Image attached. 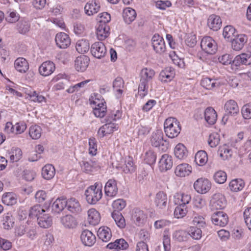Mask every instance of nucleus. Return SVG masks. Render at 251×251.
<instances>
[{"instance_id": "58", "label": "nucleus", "mask_w": 251, "mask_h": 251, "mask_svg": "<svg viewBox=\"0 0 251 251\" xmlns=\"http://www.w3.org/2000/svg\"><path fill=\"white\" fill-rule=\"evenodd\" d=\"M216 46V42L209 36L203 37L201 42V47H212Z\"/></svg>"}, {"instance_id": "16", "label": "nucleus", "mask_w": 251, "mask_h": 251, "mask_svg": "<svg viewBox=\"0 0 251 251\" xmlns=\"http://www.w3.org/2000/svg\"><path fill=\"white\" fill-rule=\"evenodd\" d=\"M173 166V160L171 155L164 154L159 161V168L161 172H165L170 170Z\"/></svg>"}, {"instance_id": "11", "label": "nucleus", "mask_w": 251, "mask_h": 251, "mask_svg": "<svg viewBox=\"0 0 251 251\" xmlns=\"http://www.w3.org/2000/svg\"><path fill=\"white\" fill-rule=\"evenodd\" d=\"M55 69L54 64L50 61H46L42 63L39 67V74L44 76L50 75Z\"/></svg>"}, {"instance_id": "15", "label": "nucleus", "mask_w": 251, "mask_h": 251, "mask_svg": "<svg viewBox=\"0 0 251 251\" xmlns=\"http://www.w3.org/2000/svg\"><path fill=\"white\" fill-rule=\"evenodd\" d=\"M100 8V2L97 0H91L87 2L84 7L85 13L91 16L98 13Z\"/></svg>"}, {"instance_id": "50", "label": "nucleus", "mask_w": 251, "mask_h": 251, "mask_svg": "<svg viewBox=\"0 0 251 251\" xmlns=\"http://www.w3.org/2000/svg\"><path fill=\"white\" fill-rule=\"evenodd\" d=\"M226 174L223 171L219 170L215 172L213 175L214 181L219 184H223L226 180Z\"/></svg>"}, {"instance_id": "41", "label": "nucleus", "mask_w": 251, "mask_h": 251, "mask_svg": "<svg viewBox=\"0 0 251 251\" xmlns=\"http://www.w3.org/2000/svg\"><path fill=\"white\" fill-rule=\"evenodd\" d=\"M207 154L205 151H200L196 153L195 161L199 166L204 165L207 162Z\"/></svg>"}, {"instance_id": "4", "label": "nucleus", "mask_w": 251, "mask_h": 251, "mask_svg": "<svg viewBox=\"0 0 251 251\" xmlns=\"http://www.w3.org/2000/svg\"><path fill=\"white\" fill-rule=\"evenodd\" d=\"M163 136L162 131L157 130L152 133L150 141L152 146L161 147L162 151H165L168 149V143L164 140Z\"/></svg>"}, {"instance_id": "39", "label": "nucleus", "mask_w": 251, "mask_h": 251, "mask_svg": "<svg viewBox=\"0 0 251 251\" xmlns=\"http://www.w3.org/2000/svg\"><path fill=\"white\" fill-rule=\"evenodd\" d=\"M30 28V24L27 21L22 20L17 24V29L20 34H26L29 31Z\"/></svg>"}, {"instance_id": "37", "label": "nucleus", "mask_w": 251, "mask_h": 251, "mask_svg": "<svg viewBox=\"0 0 251 251\" xmlns=\"http://www.w3.org/2000/svg\"><path fill=\"white\" fill-rule=\"evenodd\" d=\"M219 152L220 157L223 160L228 159L232 155V151L231 148L226 145L220 146L219 149Z\"/></svg>"}, {"instance_id": "10", "label": "nucleus", "mask_w": 251, "mask_h": 251, "mask_svg": "<svg viewBox=\"0 0 251 251\" xmlns=\"http://www.w3.org/2000/svg\"><path fill=\"white\" fill-rule=\"evenodd\" d=\"M90 59L86 55H80L76 57L75 61V67L78 72H83L87 68Z\"/></svg>"}, {"instance_id": "45", "label": "nucleus", "mask_w": 251, "mask_h": 251, "mask_svg": "<svg viewBox=\"0 0 251 251\" xmlns=\"http://www.w3.org/2000/svg\"><path fill=\"white\" fill-rule=\"evenodd\" d=\"M236 29L231 25L225 26L223 30V36L225 38H227L231 42L236 35Z\"/></svg>"}, {"instance_id": "51", "label": "nucleus", "mask_w": 251, "mask_h": 251, "mask_svg": "<svg viewBox=\"0 0 251 251\" xmlns=\"http://www.w3.org/2000/svg\"><path fill=\"white\" fill-rule=\"evenodd\" d=\"M188 237L187 232L184 230L175 231L173 234V238L178 242L186 241Z\"/></svg>"}, {"instance_id": "18", "label": "nucleus", "mask_w": 251, "mask_h": 251, "mask_svg": "<svg viewBox=\"0 0 251 251\" xmlns=\"http://www.w3.org/2000/svg\"><path fill=\"white\" fill-rule=\"evenodd\" d=\"M125 82L123 78L121 77H117L113 82V88L117 99L122 97Z\"/></svg>"}, {"instance_id": "63", "label": "nucleus", "mask_w": 251, "mask_h": 251, "mask_svg": "<svg viewBox=\"0 0 251 251\" xmlns=\"http://www.w3.org/2000/svg\"><path fill=\"white\" fill-rule=\"evenodd\" d=\"M126 205V201L123 199H118L114 201L112 206L115 209L114 211H118L123 209Z\"/></svg>"}, {"instance_id": "30", "label": "nucleus", "mask_w": 251, "mask_h": 251, "mask_svg": "<svg viewBox=\"0 0 251 251\" xmlns=\"http://www.w3.org/2000/svg\"><path fill=\"white\" fill-rule=\"evenodd\" d=\"M245 186V182L242 179H234L230 181L229 188L230 190L234 192L241 191Z\"/></svg>"}, {"instance_id": "21", "label": "nucleus", "mask_w": 251, "mask_h": 251, "mask_svg": "<svg viewBox=\"0 0 251 251\" xmlns=\"http://www.w3.org/2000/svg\"><path fill=\"white\" fill-rule=\"evenodd\" d=\"M192 172V167L187 163H182L177 165L175 173L176 176L179 177H185L189 176Z\"/></svg>"}, {"instance_id": "7", "label": "nucleus", "mask_w": 251, "mask_h": 251, "mask_svg": "<svg viewBox=\"0 0 251 251\" xmlns=\"http://www.w3.org/2000/svg\"><path fill=\"white\" fill-rule=\"evenodd\" d=\"M251 64V56L247 53H242L237 55L232 61L231 68L236 70L241 65H250Z\"/></svg>"}, {"instance_id": "19", "label": "nucleus", "mask_w": 251, "mask_h": 251, "mask_svg": "<svg viewBox=\"0 0 251 251\" xmlns=\"http://www.w3.org/2000/svg\"><path fill=\"white\" fill-rule=\"evenodd\" d=\"M175 75V70L172 67H167L160 73L158 79L162 82H168L174 78Z\"/></svg>"}, {"instance_id": "8", "label": "nucleus", "mask_w": 251, "mask_h": 251, "mask_svg": "<svg viewBox=\"0 0 251 251\" xmlns=\"http://www.w3.org/2000/svg\"><path fill=\"white\" fill-rule=\"evenodd\" d=\"M211 185L210 182L207 178L201 177L194 182V187L199 193L205 194L210 189Z\"/></svg>"}, {"instance_id": "13", "label": "nucleus", "mask_w": 251, "mask_h": 251, "mask_svg": "<svg viewBox=\"0 0 251 251\" xmlns=\"http://www.w3.org/2000/svg\"><path fill=\"white\" fill-rule=\"evenodd\" d=\"M154 203L155 205L159 209H165L168 204V198L167 194L163 191H159L156 193Z\"/></svg>"}, {"instance_id": "52", "label": "nucleus", "mask_w": 251, "mask_h": 251, "mask_svg": "<svg viewBox=\"0 0 251 251\" xmlns=\"http://www.w3.org/2000/svg\"><path fill=\"white\" fill-rule=\"evenodd\" d=\"M29 99L34 102L41 103L46 101L45 98L34 91H30L27 94Z\"/></svg>"}, {"instance_id": "25", "label": "nucleus", "mask_w": 251, "mask_h": 251, "mask_svg": "<svg viewBox=\"0 0 251 251\" xmlns=\"http://www.w3.org/2000/svg\"><path fill=\"white\" fill-rule=\"evenodd\" d=\"M16 70L22 73H25L29 69V65L26 59L23 57L17 58L14 61Z\"/></svg>"}, {"instance_id": "6", "label": "nucleus", "mask_w": 251, "mask_h": 251, "mask_svg": "<svg viewBox=\"0 0 251 251\" xmlns=\"http://www.w3.org/2000/svg\"><path fill=\"white\" fill-rule=\"evenodd\" d=\"M226 201L225 197L220 193L215 194L211 201L210 207L212 210H221L226 207Z\"/></svg>"}, {"instance_id": "5", "label": "nucleus", "mask_w": 251, "mask_h": 251, "mask_svg": "<svg viewBox=\"0 0 251 251\" xmlns=\"http://www.w3.org/2000/svg\"><path fill=\"white\" fill-rule=\"evenodd\" d=\"M226 114L223 116L222 122L226 124L228 120V115L235 116L239 112V108L236 102L232 100L227 101L225 104Z\"/></svg>"}, {"instance_id": "1", "label": "nucleus", "mask_w": 251, "mask_h": 251, "mask_svg": "<svg viewBox=\"0 0 251 251\" xmlns=\"http://www.w3.org/2000/svg\"><path fill=\"white\" fill-rule=\"evenodd\" d=\"M155 75L154 71L150 68H145L142 69L140 74V83L138 87L139 95L143 98L146 96L152 79Z\"/></svg>"}, {"instance_id": "56", "label": "nucleus", "mask_w": 251, "mask_h": 251, "mask_svg": "<svg viewBox=\"0 0 251 251\" xmlns=\"http://www.w3.org/2000/svg\"><path fill=\"white\" fill-rule=\"evenodd\" d=\"M220 135L216 132L210 134L208 140L209 145L212 147H216L220 143Z\"/></svg>"}, {"instance_id": "54", "label": "nucleus", "mask_w": 251, "mask_h": 251, "mask_svg": "<svg viewBox=\"0 0 251 251\" xmlns=\"http://www.w3.org/2000/svg\"><path fill=\"white\" fill-rule=\"evenodd\" d=\"M188 235H189L193 239L195 240H199L201 237V230L197 227L191 226L190 227Z\"/></svg>"}, {"instance_id": "59", "label": "nucleus", "mask_w": 251, "mask_h": 251, "mask_svg": "<svg viewBox=\"0 0 251 251\" xmlns=\"http://www.w3.org/2000/svg\"><path fill=\"white\" fill-rule=\"evenodd\" d=\"M96 139L94 137L89 139V153L92 155H95L97 153V144Z\"/></svg>"}, {"instance_id": "61", "label": "nucleus", "mask_w": 251, "mask_h": 251, "mask_svg": "<svg viewBox=\"0 0 251 251\" xmlns=\"http://www.w3.org/2000/svg\"><path fill=\"white\" fill-rule=\"evenodd\" d=\"M169 56L171 58L173 63L178 66L179 67L183 68L184 66V64L183 61L176 54V51L170 52Z\"/></svg>"}, {"instance_id": "44", "label": "nucleus", "mask_w": 251, "mask_h": 251, "mask_svg": "<svg viewBox=\"0 0 251 251\" xmlns=\"http://www.w3.org/2000/svg\"><path fill=\"white\" fill-rule=\"evenodd\" d=\"M45 211L43 209L40 205H35L30 209L28 215L29 217L31 218H37L42 216Z\"/></svg>"}, {"instance_id": "55", "label": "nucleus", "mask_w": 251, "mask_h": 251, "mask_svg": "<svg viewBox=\"0 0 251 251\" xmlns=\"http://www.w3.org/2000/svg\"><path fill=\"white\" fill-rule=\"evenodd\" d=\"M156 159V154L151 150L147 151L144 156V161L146 163L151 165L155 163Z\"/></svg>"}, {"instance_id": "46", "label": "nucleus", "mask_w": 251, "mask_h": 251, "mask_svg": "<svg viewBox=\"0 0 251 251\" xmlns=\"http://www.w3.org/2000/svg\"><path fill=\"white\" fill-rule=\"evenodd\" d=\"M248 37L245 34L236 35L232 40V45L234 47L236 46H243L247 42Z\"/></svg>"}, {"instance_id": "62", "label": "nucleus", "mask_w": 251, "mask_h": 251, "mask_svg": "<svg viewBox=\"0 0 251 251\" xmlns=\"http://www.w3.org/2000/svg\"><path fill=\"white\" fill-rule=\"evenodd\" d=\"M243 215L245 222L249 229L251 231V207L246 209Z\"/></svg>"}, {"instance_id": "34", "label": "nucleus", "mask_w": 251, "mask_h": 251, "mask_svg": "<svg viewBox=\"0 0 251 251\" xmlns=\"http://www.w3.org/2000/svg\"><path fill=\"white\" fill-rule=\"evenodd\" d=\"M55 173V169L51 164H47L42 168V175L46 179H51L54 176Z\"/></svg>"}, {"instance_id": "24", "label": "nucleus", "mask_w": 251, "mask_h": 251, "mask_svg": "<svg viewBox=\"0 0 251 251\" xmlns=\"http://www.w3.org/2000/svg\"><path fill=\"white\" fill-rule=\"evenodd\" d=\"M87 221L88 223L93 226L98 225L100 220V213L95 209L91 208L87 211Z\"/></svg>"}, {"instance_id": "53", "label": "nucleus", "mask_w": 251, "mask_h": 251, "mask_svg": "<svg viewBox=\"0 0 251 251\" xmlns=\"http://www.w3.org/2000/svg\"><path fill=\"white\" fill-rule=\"evenodd\" d=\"M14 225V220L12 216L7 213L3 218V226L4 228L9 229L13 227Z\"/></svg>"}, {"instance_id": "31", "label": "nucleus", "mask_w": 251, "mask_h": 251, "mask_svg": "<svg viewBox=\"0 0 251 251\" xmlns=\"http://www.w3.org/2000/svg\"><path fill=\"white\" fill-rule=\"evenodd\" d=\"M66 207L73 213H78L81 210V206L79 202L75 198H71L66 200Z\"/></svg>"}, {"instance_id": "28", "label": "nucleus", "mask_w": 251, "mask_h": 251, "mask_svg": "<svg viewBox=\"0 0 251 251\" xmlns=\"http://www.w3.org/2000/svg\"><path fill=\"white\" fill-rule=\"evenodd\" d=\"M175 203L177 204H182L187 206L191 200V197L190 195L183 193H176L175 196Z\"/></svg>"}, {"instance_id": "33", "label": "nucleus", "mask_w": 251, "mask_h": 251, "mask_svg": "<svg viewBox=\"0 0 251 251\" xmlns=\"http://www.w3.org/2000/svg\"><path fill=\"white\" fill-rule=\"evenodd\" d=\"M37 221L39 226L43 228L49 227L52 223L51 217L46 214H43L42 216L38 217Z\"/></svg>"}, {"instance_id": "3", "label": "nucleus", "mask_w": 251, "mask_h": 251, "mask_svg": "<svg viewBox=\"0 0 251 251\" xmlns=\"http://www.w3.org/2000/svg\"><path fill=\"white\" fill-rule=\"evenodd\" d=\"M85 195L88 203L91 204H96L102 197L101 187L92 185L86 190Z\"/></svg>"}, {"instance_id": "49", "label": "nucleus", "mask_w": 251, "mask_h": 251, "mask_svg": "<svg viewBox=\"0 0 251 251\" xmlns=\"http://www.w3.org/2000/svg\"><path fill=\"white\" fill-rule=\"evenodd\" d=\"M29 134L33 139H38L41 136L42 129L37 125L32 126L29 128Z\"/></svg>"}, {"instance_id": "38", "label": "nucleus", "mask_w": 251, "mask_h": 251, "mask_svg": "<svg viewBox=\"0 0 251 251\" xmlns=\"http://www.w3.org/2000/svg\"><path fill=\"white\" fill-rule=\"evenodd\" d=\"M17 196L13 193H6L2 197V202L7 205H13L17 202Z\"/></svg>"}, {"instance_id": "12", "label": "nucleus", "mask_w": 251, "mask_h": 251, "mask_svg": "<svg viewBox=\"0 0 251 251\" xmlns=\"http://www.w3.org/2000/svg\"><path fill=\"white\" fill-rule=\"evenodd\" d=\"M118 190L117 182L115 179H109L105 185L104 192L107 197H115L118 193Z\"/></svg>"}, {"instance_id": "35", "label": "nucleus", "mask_w": 251, "mask_h": 251, "mask_svg": "<svg viewBox=\"0 0 251 251\" xmlns=\"http://www.w3.org/2000/svg\"><path fill=\"white\" fill-rule=\"evenodd\" d=\"M175 155L177 158L183 159L188 155V151L186 147L182 144H178L174 150Z\"/></svg>"}, {"instance_id": "27", "label": "nucleus", "mask_w": 251, "mask_h": 251, "mask_svg": "<svg viewBox=\"0 0 251 251\" xmlns=\"http://www.w3.org/2000/svg\"><path fill=\"white\" fill-rule=\"evenodd\" d=\"M136 12L134 9L130 7L125 8L123 12L124 21L127 24L131 23L136 18Z\"/></svg>"}, {"instance_id": "43", "label": "nucleus", "mask_w": 251, "mask_h": 251, "mask_svg": "<svg viewBox=\"0 0 251 251\" xmlns=\"http://www.w3.org/2000/svg\"><path fill=\"white\" fill-rule=\"evenodd\" d=\"M188 212L187 206L178 204L174 211L175 217L177 219L185 217Z\"/></svg>"}, {"instance_id": "60", "label": "nucleus", "mask_w": 251, "mask_h": 251, "mask_svg": "<svg viewBox=\"0 0 251 251\" xmlns=\"http://www.w3.org/2000/svg\"><path fill=\"white\" fill-rule=\"evenodd\" d=\"M91 52L95 57L100 58L106 54V48H91Z\"/></svg>"}, {"instance_id": "48", "label": "nucleus", "mask_w": 251, "mask_h": 251, "mask_svg": "<svg viewBox=\"0 0 251 251\" xmlns=\"http://www.w3.org/2000/svg\"><path fill=\"white\" fill-rule=\"evenodd\" d=\"M22 156V150L18 148H13L10 152V160L12 162L18 161Z\"/></svg>"}, {"instance_id": "32", "label": "nucleus", "mask_w": 251, "mask_h": 251, "mask_svg": "<svg viewBox=\"0 0 251 251\" xmlns=\"http://www.w3.org/2000/svg\"><path fill=\"white\" fill-rule=\"evenodd\" d=\"M62 225L67 228H73L77 225V222L74 217L70 215H67L61 219Z\"/></svg>"}, {"instance_id": "64", "label": "nucleus", "mask_w": 251, "mask_h": 251, "mask_svg": "<svg viewBox=\"0 0 251 251\" xmlns=\"http://www.w3.org/2000/svg\"><path fill=\"white\" fill-rule=\"evenodd\" d=\"M242 114L245 119H251V103H247L243 106Z\"/></svg>"}, {"instance_id": "42", "label": "nucleus", "mask_w": 251, "mask_h": 251, "mask_svg": "<svg viewBox=\"0 0 251 251\" xmlns=\"http://www.w3.org/2000/svg\"><path fill=\"white\" fill-rule=\"evenodd\" d=\"M67 204L66 199L58 198L53 203L52 207L54 211L59 213L66 207Z\"/></svg>"}, {"instance_id": "23", "label": "nucleus", "mask_w": 251, "mask_h": 251, "mask_svg": "<svg viewBox=\"0 0 251 251\" xmlns=\"http://www.w3.org/2000/svg\"><path fill=\"white\" fill-rule=\"evenodd\" d=\"M55 42L58 47H69L71 44V40L67 34L60 32L56 35Z\"/></svg>"}, {"instance_id": "29", "label": "nucleus", "mask_w": 251, "mask_h": 251, "mask_svg": "<svg viewBox=\"0 0 251 251\" xmlns=\"http://www.w3.org/2000/svg\"><path fill=\"white\" fill-rule=\"evenodd\" d=\"M98 236L102 241L108 242L112 236L111 230L107 226L100 227L98 231Z\"/></svg>"}, {"instance_id": "26", "label": "nucleus", "mask_w": 251, "mask_h": 251, "mask_svg": "<svg viewBox=\"0 0 251 251\" xmlns=\"http://www.w3.org/2000/svg\"><path fill=\"white\" fill-rule=\"evenodd\" d=\"M204 119L207 123L213 125L215 123L217 119V114L213 108L207 107L204 111Z\"/></svg>"}, {"instance_id": "20", "label": "nucleus", "mask_w": 251, "mask_h": 251, "mask_svg": "<svg viewBox=\"0 0 251 251\" xmlns=\"http://www.w3.org/2000/svg\"><path fill=\"white\" fill-rule=\"evenodd\" d=\"M207 24L210 29L217 31L221 27L222 21L219 16L212 14L209 16Z\"/></svg>"}, {"instance_id": "2", "label": "nucleus", "mask_w": 251, "mask_h": 251, "mask_svg": "<svg viewBox=\"0 0 251 251\" xmlns=\"http://www.w3.org/2000/svg\"><path fill=\"white\" fill-rule=\"evenodd\" d=\"M164 128L166 135L171 138L177 137L181 129L179 122L173 117L168 118L165 120Z\"/></svg>"}, {"instance_id": "47", "label": "nucleus", "mask_w": 251, "mask_h": 251, "mask_svg": "<svg viewBox=\"0 0 251 251\" xmlns=\"http://www.w3.org/2000/svg\"><path fill=\"white\" fill-rule=\"evenodd\" d=\"M123 171L126 173H131L135 170V166L132 158L128 157L125 160V163L123 167Z\"/></svg>"}, {"instance_id": "36", "label": "nucleus", "mask_w": 251, "mask_h": 251, "mask_svg": "<svg viewBox=\"0 0 251 251\" xmlns=\"http://www.w3.org/2000/svg\"><path fill=\"white\" fill-rule=\"evenodd\" d=\"M220 83L217 80L208 77L204 78L201 80V85L208 90L218 87Z\"/></svg>"}, {"instance_id": "17", "label": "nucleus", "mask_w": 251, "mask_h": 251, "mask_svg": "<svg viewBox=\"0 0 251 251\" xmlns=\"http://www.w3.org/2000/svg\"><path fill=\"white\" fill-rule=\"evenodd\" d=\"M81 170L86 173H90L99 166L97 162L94 159H83L80 162Z\"/></svg>"}, {"instance_id": "22", "label": "nucleus", "mask_w": 251, "mask_h": 251, "mask_svg": "<svg viewBox=\"0 0 251 251\" xmlns=\"http://www.w3.org/2000/svg\"><path fill=\"white\" fill-rule=\"evenodd\" d=\"M146 218L147 216L143 210L138 208H135L133 210L132 219L136 225L140 226L142 225Z\"/></svg>"}, {"instance_id": "14", "label": "nucleus", "mask_w": 251, "mask_h": 251, "mask_svg": "<svg viewBox=\"0 0 251 251\" xmlns=\"http://www.w3.org/2000/svg\"><path fill=\"white\" fill-rule=\"evenodd\" d=\"M80 239L85 246L89 247L92 246L96 241L95 235L91 231L87 229L82 232Z\"/></svg>"}, {"instance_id": "57", "label": "nucleus", "mask_w": 251, "mask_h": 251, "mask_svg": "<svg viewBox=\"0 0 251 251\" xmlns=\"http://www.w3.org/2000/svg\"><path fill=\"white\" fill-rule=\"evenodd\" d=\"M151 43L152 47H157L158 46L163 47L165 46L163 38L158 34H155L153 36L151 39Z\"/></svg>"}, {"instance_id": "40", "label": "nucleus", "mask_w": 251, "mask_h": 251, "mask_svg": "<svg viewBox=\"0 0 251 251\" xmlns=\"http://www.w3.org/2000/svg\"><path fill=\"white\" fill-rule=\"evenodd\" d=\"M111 216L116 225L121 228H123L126 226V221L122 214L118 211H114Z\"/></svg>"}, {"instance_id": "9", "label": "nucleus", "mask_w": 251, "mask_h": 251, "mask_svg": "<svg viewBox=\"0 0 251 251\" xmlns=\"http://www.w3.org/2000/svg\"><path fill=\"white\" fill-rule=\"evenodd\" d=\"M212 223L216 226H225L228 222V217L222 211L214 212L211 216Z\"/></svg>"}]
</instances>
